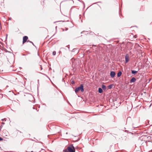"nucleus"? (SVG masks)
<instances>
[{"instance_id":"obj_1","label":"nucleus","mask_w":152,"mask_h":152,"mask_svg":"<svg viewBox=\"0 0 152 152\" xmlns=\"http://www.w3.org/2000/svg\"><path fill=\"white\" fill-rule=\"evenodd\" d=\"M64 152H75V149L73 145H71L68 146L63 151Z\"/></svg>"},{"instance_id":"obj_2","label":"nucleus","mask_w":152,"mask_h":152,"mask_svg":"<svg viewBox=\"0 0 152 152\" xmlns=\"http://www.w3.org/2000/svg\"><path fill=\"white\" fill-rule=\"evenodd\" d=\"M80 90L82 92L84 91L83 86V84H81L80 86L76 88L75 90V92L76 93H77Z\"/></svg>"},{"instance_id":"obj_3","label":"nucleus","mask_w":152,"mask_h":152,"mask_svg":"<svg viewBox=\"0 0 152 152\" xmlns=\"http://www.w3.org/2000/svg\"><path fill=\"white\" fill-rule=\"evenodd\" d=\"M28 39V37L27 36H24L23 37V44L25 42H26V41L27 42Z\"/></svg>"},{"instance_id":"obj_4","label":"nucleus","mask_w":152,"mask_h":152,"mask_svg":"<svg viewBox=\"0 0 152 152\" xmlns=\"http://www.w3.org/2000/svg\"><path fill=\"white\" fill-rule=\"evenodd\" d=\"M125 63H127L129 61V55L128 54H126L125 56Z\"/></svg>"},{"instance_id":"obj_5","label":"nucleus","mask_w":152,"mask_h":152,"mask_svg":"<svg viewBox=\"0 0 152 152\" xmlns=\"http://www.w3.org/2000/svg\"><path fill=\"white\" fill-rule=\"evenodd\" d=\"M115 75V72L114 71L110 72V76L112 78H113Z\"/></svg>"},{"instance_id":"obj_6","label":"nucleus","mask_w":152,"mask_h":152,"mask_svg":"<svg viewBox=\"0 0 152 152\" xmlns=\"http://www.w3.org/2000/svg\"><path fill=\"white\" fill-rule=\"evenodd\" d=\"M136 80V79L134 77H132L130 80V83H133L135 82Z\"/></svg>"},{"instance_id":"obj_7","label":"nucleus","mask_w":152,"mask_h":152,"mask_svg":"<svg viewBox=\"0 0 152 152\" xmlns=\"http://www.w3.org/2000/svg\"><path fill=\"white\" fill-rule=\"evenodd\" d=\"M122 74V72L121 71H119L118 72V73L117 74V77H120L121 75Z\"/></svg>"},{"instance_id":"obj_8","label":"nucleus","mask_w":152,"mask_h":152,"mask_svg":"<svg viewBox=\"0 0 152 152\" xmlns=\"http://www.w3.org/2000/svg\"><path fill=\"white\" fill-rule=\"evenodd\" d=\"M98 91L99 93H101L103 92L102 89L100 88H98Z\"/></svg>"},{"instance_id":"obj_9","label":"nucleus","mask_w":152,"mask_h":152,"mask_svg":"<svg viewBox=\"0 0 152 152\" xmlns=\"http://www.w3.org/2000/svg\"><path fill=\"white\" fill-rule=\"evenodd\" d=\"M132 73L133 74H135L137 72V71H134V70H131Z\"/></svg>"},{"instance_id":"obj_10","label":"nucleus","mask_w":152,"mask_h":152,"mask_svg":"<svg viewBox=\"0 0 152 152\" xmlns=\"http://www.w3.org/2000/svg\"><path fill=\"white\" fill-rule=\"evenodd\" d=\"M102 88L104 90H105L106 89V86L104 85H102Z\"/></svg>"},{"instance_id":"obj_11","label":"nucleus","mask_w":152,"mask_h":152,"mask_svg":"<svg viewBox=\"0 0 152 152\" xmlns=\"http://www.w3.org/2000/svg\"><path fill=\"white\" fill-rule=\"evenodd\" d=\"M113 87V85H109L108 86V88L109 89H111V88H112Z\"/></svg>"},{"instance_id":"obj_12","label":"nucleus","mask_w":152,"mask_h":152,"mask_svg":"<svg viewBox=\"0 0 152 152\" xmlns=\"http://www.w3.org/2000/svg\"><path fill=\"white\" fill-rule=\"evenodd\" d=\"M132 126L134 128H137L138 127V126L137 125H134L133 124H132Z\"/></svg>"},{"instance_id":"obj_13","label":"nucleus","mask_w":152,"mask_h":152,"mask_svg":"<svg viewBox=\"0 0 152 152\" xmlns=\"http://www.w3.org/2000/svg\"><path fill=\"white\" fill-rule=\"evenodd\" d=\"M27 42H30L34 46L33 43L31 41H30L29 40H28L27 41Z\"/></svg>"},{"instance_id":"obj_14","label":"nucleus","mask_w":152,"mask_h":152,"mask_svg":"<svg viewBox=\"0 0 152 152\" xmlns=\"http://www.w3.org/2000/svg\"><path fill=\"white\" fill-rule=\"evenodd\" d=\"M56 52L55 51H53V55L54 56L56 55Z\"/></svg>"},{"instance_id":"obj_15","label":"nucleus","mask_w":152,"mask_h":152,"mask_svg":"<svg viewBox=\"0 0 152 152\" xmlns=\"http://www.w3.org/2000/svg\"><path fill=\"white\" fill-rule=\"evenodd\" d=\"M3 53H0V57H2V55H3Z\"/></svg>"},{"instance_id":"obj_16","label":"nucleus","mask_w":152,"mask_h":152,"mask_svg":"<svg viewBox=\"0 0 152 152\" xmlns=\"http://www.w3.org/2000/svg\"><path fill=\"white\" fill-rule=\"evenodd\" d=\"M3 138L0 137V141H2L3 140Z\"/></svg>"},{"instance_id":"obj_17","label":"nucleus","mask_w":152,"mask_h":152,"mask_svg":"<svg viewBox=\"0 0 152 152\" xmlns=\"http://www.w3.org/2000/svg\"><path fill=\"white\" fill-rule=\"evenodd\" d=\"M42 151H43V152H45V151L44 150H43V149H42Z\"/></svg>"},{"instance_id":"obj_18","label":"nucleus","mask_w":152,"mask_h":152,"mask_svg":"<svg viewBox=\"0 0 152 152\" xmlns=\"http://www.w3.org/2000/svg\"><path fill=\"white\" fill-rule=\"evenodd\" d=\"M2 124H4V122H2Z\"/></svg>"},{"instance_id":"obj_19","label":"nucleus","mask_w":152,"mask_h":152,"mask_svg":"<svg viewBox=\"0 0 152 152\" xmlns=\"http://www.w3.org/2000/svg\"><path fill=\"white\" fill-rule=\"evenodd\" d=\"M41 69H42V66H41Z\"/></svg>"},{"instance_id":"obj_20","label":"nucleus","mask_w":152,"mask_h":152,"mask_svg":"<svg viewBox=\"0 0 152 152\" xmlns=\"http://www.w3.org/2000/svg\"><path fill=\"white\" fill-rule=\"evenodd\" d=\"M129 118H127V119L128 120V119H129ZM129 118H130V117H129Z\"/></svg>"},{"instance_id":"obj_21","label":"nucleus","mask_w":152,"mask_h":152,"mask_svg":"<svg viewBox=\"0 0 152 152\" xmlns=\"http://www.w3.org/2000/svg\"><path fill=\"white\" fill-rule=\"evenodd\" d=\"M68 134L67 132H66V134Z\"/></svg>"},{"instance_id":"obj_22","label":"nucleus","mask_w":152,"mask_h":152,"mask_svg":"<svg viewBox=\"0 0 152 152\" xmlns=\"http://www.w3.org/2000/svg\"><path fill=\"white\" fill-rule=\"evenodd\" d=\"M74 82H73V81H72V83H73Z\"/></svg>"},{"instance_id":"obj_23","label":"nucleus","mask_w":152,"mask_h":152,"mask_svg":"<svg viewBox=\"0 0 152 152\" xmlns=\"http://www.w3.org/2000/svg\"><path fill=\"white\" fill-rule=\"evenodd\" d=\"M74 82H73V81H72V83H73Z\"/></svg>"}]
</instances>
